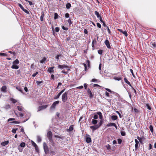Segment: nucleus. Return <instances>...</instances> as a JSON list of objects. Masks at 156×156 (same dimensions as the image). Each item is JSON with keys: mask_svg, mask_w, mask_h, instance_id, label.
<instances>
[{"mask_svg": "<svg viewBox=\"0 0 156 156\" xmlns=\"http://www.w3.org/2000/svg\"><path fill=\"white\" fill-rule=\"evenodd\" d=\"M103 25L104 27L105 28V29L106 30V29H107L108 31V33L110 34H111V32L110 29H109L108 27L107 26V25H106L105 23H103Z\"/></svg>", "mask_w": 156, "mask_h": 156, "instance_id": "obj_11", "label": "nucleus"}, {"mask_svg": "<svg viewBox=\"0 0 156 156\" xmlns=\"http://www.w3.org/2000/svg\"><path fill=\"white\" fill-rule=\"evenodd\" d=\"M87 66L89 68L90 67V62L89 60L87 61Z\"/></svg>", "mask_w": 156, "mask_h": 156, "instance_id": "obj_55", "label": "nucleus"}, {"mask_svg": "<svg viewBox=\"0 0 156 156\" xmlns=\"http://www.w3.org/2000/svg\"><path fill=\"white\" fill-rule=\"evenodd\" d=\"M18 149L19 150L20 152H22L23 151V148L20 146H19L18 147Z\"/></svg>", "mask_w": 156, "mask_h": 156, "instance_id": "obj_39", "label": "nucleus"}, {"mask_svg": "<svg viewBox=\"0 0 156 156\" xmlns=\"http://www.w3.org/2000/svg\"><path fill=\"white\" fill-rule=\"evenodd\" d=\"M48 71L50 73H54L53 69H48Z\"/></svg>", "mask_w": 156, "mask_h": 156, "instance_id": "obj_37", "label": "nucleus"}, {"mask_svg": "<svg viewBox=\"0 0 156 156\" xmlns=\"http://www.w3.org/2000/svg\"><path fill=\"white\" fill-rule=\"evenodd\" d=\"M117 140H118V144H121L122 142V140H121V139L119 138V139H118Z\"/></svg>", "mask_w": 156, "mask_h": 156, "instance_id": "obj_50", "label": "nucleus"}, {"mask_svg": "<svg viewBox=\"0 0 156 156\" xmlns=\"http://www.w3.org/2000/svg\"><path fill=\"white\" fill-rule=\"evenodd\" d=\"M41 15L40 17V20L41 21H43L44 20V12H41Z\"/></svg>", "mask_w": 156, "mask_h": 156, "instance_id": "obj_16", "label": "nucleus"}, {"mask_svg": "<svg viewBox=\"0 0 156 156\" xmlns=\"http://www.w3.org/2000/svg\"><path fill=\"white\" fill-rule=\"evenodd\" d=\"M95 14L97 16V18H99L100 16L99 13L97 11H95L94 12Z\"/></svg>", "mask_w": 156, "mask_h": 156, "instance_id": "obj_30", "label": "nucleus"}, {"mask_svg": "<svg viewBox=\"0 0 156 156\" xmlns=\"http://www.w3.org/2000/svg\"><path fill=\"white\" fill-rule=\"evenodd\" d=\"M19 63V61L18 60L16 59L13 62V65H16Z\"/></svg>", "mask_w": 156, "mask_h": 156, "instance_id": "obj_29", "label": "nucleus"}, {"mask_svg": "<svg viewBox=\"0 0 156 156\" xmlns=\"http://www.w3.org/2000/svg\"><path fill=\"white\" fill-rule=\"evenodd\" d=\"M48 105H47L40 106L39 107V109L37 111L38 112L42 109H44L47 108L48 107Z\"/></svg>", "mask_w": 156, "mask_h": 156, "instance_id": "obj_5", "label": "nucleus"}, {"mask_svg": "<svg viewBox=\"0 0 156 156\" xmlns=\"http://www.w3.org/2000/svg\"><path fill=\"white\" fill-rule=\"evenodd\" d=\"M124 80L125 83L127 84L129 83V82L128 81L126 78H124Z\"/></svg>", "mask_w": 156, "mask_h": 156, "instance_id": "obj_45", "label": "nucleus"}, {"mask_svg": "<svg viewBox=\"0 0 156 156\" xmlns=\"http://www.w3.org/2000/svg\"><path fill=\"white\" fill-rule=\"evenodd\" d=\"M62 27L63 30H67L68 29V27H65L64 26H62Z\"/></svg>", "mask_w": 156, "mask_h": 156, "instance_id": "obj_58", "label": "nucleus"}, {"mask_svg": "<svg viewBox=\"0 0 156 156\" xmlns=\"http://www.w3.org/2000/svg\"><path fill=\"white\" fill-rule=\"evenodd\" d=\"M67 22H68L69 25H70L73 23V22L71 21V19L70 18L68 20Z\"/></svg>", "mask_w": 156, "mask_h": 156, "instance_id": "obj_46", "label": "nucleus"}, {"mask_svg": "<svg viewBox=\"0 0 156 156\" xmlns=\"http://www.w3.org/2000/svg\"><path fill=\"white\" fill-rule=\"evenodd\" d=\"M32 144L35 147V149H36V147H37V144L33 141H32Z\"/></svg>", "mask_w": 156, "mask_h": 156, "instance_id": "obj_32", "label": "nucleus"}, {"mask_svg": "<svg viewBox=\"0 0 156 156\" xmlns=\"http://www.w3.org/2000/svg\"><path fill=\"white\" fill-rule=\"evenodd\" d=\"M62 94L60 93H59L58 94V95L56 96L54 98V99H58V98L60 96V95L61 94Z\"/></svg>", "mask_w": 156, "mask_h": 156, "instance_id": "obj_33", "label": "nucleus"}, {"mask_svg": "<svg viewBox=\"0 0 156 156\" xmlns=\"http://www.w3.org/2000/svg\"><path fill=\"white\" fill-rule=\"evenodd\" d=\"M139 143H136L135 144V150H137L138 148V144Z\"/></svg>", "mask_w": 156, "mask_h": 156, "instance_id": "obj_52", "label": "nucleus"}, {"mask_svg": "<svg viewBox=\"0 0 156 156\" xmlns=\"http://www.w3.org/2000/svg\"><path fill=\"white\" fill-rule=\"evenodd\" d=\"M68 92H66L62 95V99L63 102H65L68 99Z\"/></svg>", "mask_w": 156, "mask_h": 156, "instance_id": "obj_1", "label": "nucleus"}, {"mask_svg": "<svg viewBox=\"0 0 156 156\" xmlns=\"http://www.w3.org/2000/svg\"><path fill=\"white\" fill-rule=\"evenodd\" d=\"M107 149L108 150H110L111 149V147L110 145L108 144L106 146Z\"/></svg>", "mask_w": 156, "mask_h": 156, "instance_id": "obj_51", "label": "nucleus"}, {"mask_svg": "<svg viewBox=\"0 0 156 156\" xmlns=\"http://www.w3.org/2000/svg\"><path fill=\"white\" fill-rule=\"evenodd\" d=\"M43 82H44L43 81H37L36 82V83L37 84V85H39L40 84L43 83Z\"/></svg>", "mask_w": 156, "mask_h": 156, "instance_id": "obj_41", "label": "nucleus"}, {"mask_svg": "<svg viewBox=\"0 0 156 156\" xmlns=\"http://www.w3.org/2000/svg\"><path fill=\"white\" fill-rule=\"evenodd\" d=\"M18 129L16 128V129H13L12 130V132L14 133H16V131Z\"/></svg>", "mask_w": 156, "mask_h": 156, "instance_id": "obj_47", "label": "nucleus"}, {"mask_svg": "<svg viewBox=\"0 0 156 156\" xmlns=\"http://www.w3.org/2000/svg\"><path fill=\"white\" fill-rule=\"evenodd\" d=\"M71 6V5L70 3H68L66 5V7L67 9H69Z\"/></svg>", "mask_w": 156, "mask_h": 156, "instance_id": "obj_35", "label": "nucleus"}, {"mask_svg": "<svg viewBox=\"0 0 156 156\" xmlns=\"http://www.w3.org/2000/svg\"><path fill=\"white\" fill-rule=\"evenodd\" d=\"M97 123V121L94 119H92V123L96 125Z\"/></svg>", "mask_w": 156, "mask_h": 156, "instance_id": "obj_26", "label": "nucleus"}, {"mask_svg": "<svg viewBox=\"0 0 156 156\" xmlns=\"http://www.w3.org/2000/svg\"><path fill=\"white\" fill-rule=\"evenodd\" d=\"M87 93L88 94L89 97L90 98H92L93 97V95L92 93L89 88H88L87 90Z\"/></svg>", "mask_w": 156, "mask_h": 156, "instance_id": "obj_9", "label": "nucleus"}, {"mask_svg": "<svg viewBox=\"0 0 156 156\" xmlns=\"http://www.w3.org/2000/svg\"><path fill=\"white\" fill-rule=\"evenodd\" d=\"M96 43V40L95 38L93 40L92 43L91 45H92V47L93 48H92V49L93 50H94V44Z\"/></svg>", "mask_w": 156, "mask_h": 156, "instance_id": "obj_13", "label": "nucleus"}, {"mask_svg": "<svg viewBox=\"0 0 156 156\" xmlns=\"http://www.w3.org/2000/svg\"><path fill=\"white\" fill-rule=\"evenodd\" d=\"M16 89L17 90H18L19 91H20L21 93L24 94L22 90V89H21V88L20 87H16Z\"/></svg>", "mask_w": 156, "mask_h": 156, "instance_id": "obj_24", "label": "nucleus"}, {"mask_svg": "<svg viewBox=\"0 0 156 156\" xmlns=\"http://www.w3.org/2000/svg\"><path fill=\"white\" fill-rule=\"evenodd\" d=\"M70 71V69H67V71H65L63 70L62 72L64 73L65 74H67L69 73L68 72Z\"/></svg>", "mask_w": 156, "mask_h": 156, "instance_id": "obj_22", "label": "nucleus"}, {"mask_svg": "<svg viewBox=\"0 0 156 156\" xmlns=\"http://www.w3.org/2000/svg\"><path fill=\"white\" fill-rule=\"evenodd\" d=\"M98 115L97 114L95 115L94 116V119H98Z\"/></svg>", "mask_w": 156, "mask_h": 156, "instance_id": "obj_53", "label": "nucleus"}, {"mask_svg": "<svg viewBox=\"0 0 156 156\" xmlns=\"http://www.w3.org/2000/svg\"><path fill=\"white\" fill-rule=\"evenodd\" d=\"M7 87L6 86H3L1 88V90L4 92H6Z\"/></svg>", "mask_w": 156, "mask_h": 156, "instance_id": "obj_15", "label": "nucleus"}, {"mask_svg": "<svg viewBox=\"0 0 156 156\" xmlns=\"http://www.w3.org/2000/svg\"><path fill=\"white\" fill-rule=\"evenodd\" d=\"M73 129V126H70L69 128V129H67V131H68V132H71V131H72Z\"/></svg>", "mask_w": 156, "mask_h": 156, "instance_id": "obj_19", "label": "nucleus"}, {"mask_svg": "<svg viewBox=\"0 0 156 156\" xmlns=\"http://www.w3.org/2000/svg\"><path fill=\"white\" fill-rule=\"evenodd\" d=\"M111 119L113 120H116L118 119V116L117 115H113L111 116Z\"/></svg>", "mask_w": 156, "mask_h": 156, "instance_id": "obj_18", "label": "nucleus"}, {"mask_svg": "<svg viewBox=\"0 0 156 156\" xmlns=\"http://www.w3.org/2000/svg\"><path fill=\"white\" fill-rule=\"evenodd\" d=\"M115 126V123H114L110 122V123L107 124L106 126L107 127H108L111 126Z\"/></svg>", "mask_w": 156, "mask_h": 156, "instance_id": "obj_21", "label": "nucleus"}, {"mask_svg": "<svg viewBox=\"0 0 156 156\" xmlns=\"http://www.w3.org/2000/svg\"><path fill=\"white\" fill-rule=\"evenodd\" d=\"M22 10H23L24 12H25L27 14H29V12L27 10L25 9H24Z\"/></svg>", "mask_w": 156, "mask_h": 156, "instance_id": "obj_48", "label": "nucleus"}, {"mask_svg": "<svg viewBox=\"0 0 156 156\" xmlns=\"http://www.w3.org/2000/svg\"><path fill=\"white\" fill-rule=\"evenodd\" d=\"M12 68H19V67L16 65H13L11 67Z\"/></svg>", "mask_w": 156, "mask_h": 156, "instance_id": "obj_40", "label": "nucleus"}, {"mask_svg": "<svg viewBox=\"0 0 156 156\" xmlns=\"http://www.w3.org/2000/svg\"><path fill=\"white\" fill-rule=\"evenodd\" d=\"M0 55L5 56H6V54L3 53H0Z\"/></svg>", "mask_w": 156, "mask_h": 156, "instance_id": "obj_60", "label": "nucleus"}, {"mask_svg": "<svg viewBox=\"0 0 156 156\" xmlns=\"http://www.w3.org/2000/svg\"><path fill=\"white\" fill-rule=\"evenodd\" d=\"M146 106L147 107V109H149L150 110H151V106H150V105L149 104H146Z\"/></svg>", "mask_w": 156, "mask_h": 156, "instance_id": "obj_44", "label": "nucleus"}, {"mask_svg": "<svg viewBox=\"0 0 156 156\" xmlns=\"http://www.w3.org/2000/svg\"><path fill=\"white\" fill-rule=\"evenodd\" d=\"M91 141V138L90 137V136L88 135L86 138V142L87 143H90Z\"/></svg>", "mask_w": 156, "mask_h": 156, "instance_id": "obj_10", "label": "nucleus"}, {"mask_svg": "<svg viewBox=\"0 0 156 156\" xmlns=\"http://www.w3.org/2000/svg\"><path fill=\"white\" fill-rule=\"evenodd\" d=\"M149 128L151 131L152 133L153 132V126L152 125H150Z\"/></svg>", "mask_w": 156, "mask_h": 156, "instance_id": "obj_36", "label": "nucleus"}, {"mask_svg": "<svg viewBox=\"0 0 156 156\" xmlns=\"http://www.w3.org/2000/svg\"><path fill=\"white\" fill-rule=\"evenodd\" d=\"M10 123H16V124H19L20 123V122H19L18 121H13L12 122H10Z\"/></svg>", "mask_w": 156, "mask_h": 156, "instance_id": "obj_59", "label": "nucleus"}, {"mask_svg": "<svg viewBox=\"0 0 156 156\" xmlns=\"http://www.w3.org/2000/svg\"><path fill=\"white\" fill-rule=\"evenodd\" d=\"M59 101H57L54 102L51 106V109H54L55 108L56 105L57 104H58L59 103Z\"/></svg>", "mask_w": 156, "mask_h": 156, "instance_id": "obj_3", "label": "nucleus"}, {"mask_svg": "<svg viewBox=\"0 0 156 156\" xmlns=\"http://www.w3.org/2000/svg\"><path fill=\"white\" fill-rule=\"evenodd\" d=\"M121 135L122 136H125L126 135V133L124 131H122L121 132Z\"/></svg>", "mask_w": 156, "mask_h": 156, "instance_id": "obj_57", "label": "nucleus"}, {"mask_svg": "<svg viewBox=\"0 0 156 156\" xmlns=\"http://www.w3.org/2000/svg\"><path fill=\"white\" fill-rule=\"evenodd\" d=\"M10 100L11 101H12V102L13 103H16V102H17V101L15 100V99H13V98H11L10 99Z\"/></svg>", "mask_w": 156, "mask_h": 156, "instance_id": "obj_43", "label": "nucleus"}, {"mask_svg": "<svg viewBox=\"0 0 156 156\" xmlns=\"http://www.w3.org/2000/svg\"><path fill=\"white\" fill-rule=\"evenodd\" d=\"M118 30L120 32H121L126 37H127L128 35L126 31H123L121 29H118Z\"/></svg>", "mask_w": 156, "mask_h": 156, "instance_id": "obj_8", "label": "nucleus"}, {"mask_svg": "<svg viewBox=\"0 0 156 156\" xmlns=\"http://www.w3.org/2000/svg\"><path fill=\"white\" fill-rule=\"evenodd\" d=\"M8 144H9V141H6L2 142L1 143V145L2 146H5V145H7Z\"/></svg>", "mask_w": 156, "mask_h": 156, "instance_id": "obj_20", "label": "nucleus"}, {"mask_svg": "<svg viewBox=\"0 0 156 156\" xmlns=\"http://www.w3.org/2000/svg\"><path fill=\"white\" fill-rule=\"evenodd\" d=\"M103 52V51L102 50H98V53L100 55H102Z\"/></svg>", "mask_w": 156, "mask_h": 156, "instance_id": "obj_42", "label": "nucleus"}, {"mask_svg": "<svg viewBox=\"0 0 156 156\" xmlns=\"http://www.w3.org/2000/svg\"><path fill=\"white\" fill-rule=\"evenodd\" d=\"M19 146L22 147H24L25 146V143L24 142H22L20 144Z\"/></svg>", "mask_w": 156, "mask_h": 156, "instance_id": "obj_28", "label": "nucleus"}, {"mask_svg": "<svg viewBox=\"0 0 156 156\" xmlns=\"http://www.w3.org/2000/svg\"><path fill=\"white\" fill-rule=\"evenodd\" d=\"M102 121L101 120L100 122L98 124V126H99V128L102 125Z\"/></svg>", "mask_w": 156, "mask_h": 156, "instance_id": "obj_54", "label": "nucleus"}, {"mask_svg": "<svg viewBox=\"0 0 156 156\" xmlns=\"http://www.w3.org/2000/svg\"><path fill=\"white\" fill-rule=\"evenodd\" d=\"M17 107L18 110L19 111H21L22 110V107H20L19 106H17Z\"/></svg>", "mask_w": 156, "mask_h": 156, "instance_id": "obj_56", "label": "nucleus"}, {"mask_svg": "<svg viewBox=\"0 0 156 156\" xmlns=\"http://www.w3.org/2000/svg\"><path fill=\"white\" fill-rule=\"evenodd\" d=\"M151 46L153 48H156V44L155 42L151 43Z\"/></svg>", "mask_w": 156, "mask_h": 156, "instance_id": "obj_25", "label": "nucleus"}, {"mask_svg": "<svg viewBox=\"0 0 156 156\" xmlns=\"http://www.w3.org/2000/svg\"><path fill=\"white\" fill-rule=\"evenodd\" d=\"M49 140L50 142V144L52 146L54 147L55 145V143L54 141L53 140L52 138L49 139Z\"/></svg>", "mask_w": 156, "mask_h": 156, "instance_id": "obj_14", "label": "nucleus"}, {"mask_svg": "<svg viewBox=\"0 0 156 156\" xmlns=\"http://www.w3.org/2000/svg\"><path fill=\"white\" fill-rule=\"evenodd\" d=\"M18 6L22 10H23L24 8L23 6L21 5V4L20 3H18Z\"/></svg>", "mask_w": 156, "mask_h": 156, "instance_id": "obj_49", "label": "nucleus"}, {"mask_svg": "<svg viewBox=\"0 0 156 156\" xmlns=\"http://www.w3.org/2000/svg\"><path fill=\"white\" fill-rule=\"evenodd\" d=\"M116 113H117V114H118L119 115V116L120 117V118H122V115L120 113V112L118 111H116Z\"/></svg>", "mask_w": 156, "mask_h": 156, "instance_id": "obj_61", "label": "nucleus"}, {"mask_svg": "<svg viewBox=\"0 0 156 156\" xmlns=\"http://www.w3.org/2000/svg\"><path fill=\"white\" fill-rule=\"evenodd\" d=\"M58 15L57 13H55L54 14V19L56 20L58 18Z\"/></svg>", "mask_w": 156, "mask_h": 156, "instance_id": "obj_34", "label": "nucleus"}, {"mask_svg": "<svg viewBox=\"0 0 156 156\" xmlns=\"http://www.w3.org/2000/svg\"><path fill=\"white\" fill-rule=\"evenodd\" d=\"M37 142L38 143H40V142H41V137L40 136H37Z\"/></svg>", "mask_w": 156, "mask_h": 156, "instance_id": "obj_27", "label": "nucleus"}, {"mask_svg": "<svg viewBox=\"0 0 156 156\" xmlns=\"http://www.w3.org/2000/svg\"><path fill=\"white\" fill-rule=\"evenodd\" d=\"M59 30V27H56L55 28V31L56 32H58Z\"/></svg>", "mask_w": 156, "mask_h": 156, "instance_id": "obj_63", "label": "nucleus"}, {"mask_svg": "<svg viewBox=\"0 0 156 156\" xmlns=\"http://www.w3.org/2000/svg\"><path fill=\"white\" fill-rule=\"evenodd\" d=\"M97 27L99 28H101V25L99 23H97Z\"/></svg>", "mask_w": 156, "mask_h": 156, "instance_id": "obj_64", "label": "nucleus"}, {"mask_svg": "<svg viewBox=\"0 0 156 156\" xmlns=\"http://www.w3.org/2000/svg\"><path fill=\"white\" fill-rule=\"evenodd\" d=\"M62 54L57 55L55 57V58L57 60V61L59 59V58L62 57Z\"/></svg>", "mask_w": 156, "mask_h": 156, "instance_id": "obj_17", "label": "nucleus"}, {"mask_svg": "<svg viewBox=\"0 0 156 156\" xmlns=\"http://www.w3.org/2000/svg\"><path fill=\"white\" fill-rule=\"evenodd\" d=\"M98 128H99L98 125H96L95 126H90V128L94 130L97 129Z\"/></svg>", "mask_w": 156, "mask_h": 156, "instance_id": "obj_12", "label": "nucleus"}, {"mask_svg": "<svg viewBox=\"0 0 156 156\" xmlns=\"http://www.w3.org/2000/svg\"><path fill=\"white\" fill-rule=\"evenodd\" d=\"M10 106L9 104H6V105L4 107V108L5 109H8L10 108Z\"/></svg>", "mask_w": 156, "mask_h": 156, "instance_id": "obj_23", "label": "nucleus"}, {"mask_svg": "<svg viewBox=\"0 0 156 156\" xmlns=\"http://www.w3.org/2000/svg\"><path fill=\"white\" fill-rule=\"evenodd\" d=\"M114 79L115 80H121V76H119V77H114Z\"/></svg>", "mask_w": 156, "mask_h": 156, "instance_id": "obj_31", "label": "nucleus"}, {"mask_svg": "<svg viewBox=\"0 0 156 156\" xmlns=\"http://www.w3.org/2000/svg\"><path fill=\"white\" fill-rule=\"evenodd\" d=\"M58 67L60 68H67V67H68L65 65H59L58 66Z\"/></svg>", "mask_w": 156, "mask_h": 156, "instance_id": "obj_38", "label": "nucleus"}, {"mask_svg": "<svg viewBox=\"0 0 156 156\" xmlns=\"http://www.w3.org/2000/svg\"><path fill=\"white\" fill-rule=\"evenodd\" d=\"M43 146L45 154H48L49 153L48 148L45 142L43 143Z\"/></svg>", "mask_w": 156, "mask_h": 156, "instance_id": "obj_2", "label": "nucleus"}, {"mask_svg": "<svg viewBox=\"0 0 156 156\" xmlns=\"http://www.w3.org/2000/svg\"><path fill=\"white\" fill-rule=\"evenodd\" d=\"M47 137L48 139L52 138V134L51 131H49L47 133Z\"/></svg>", "mask_w": 156, "mask_h": 156, "instance_id": "obj_6", "label": "nucleus"}, {"mask_svg": "<svg viewBox=\"0 0 156 156\" xmlns=\"http://www.w3.org/2000/svg\"><path fill=\"white\" fill-rule=\"evenodd\" d=\"M105 43L108 48H111V47L108 40H106L105 41Z\"/></svg>", "mask_w": 156, "mask_h": 156, "instance_id": "obj_7", "label": "nucleus"}, {"mask_svg": "<svg viewBox=\"0 0 156 156\" xmlns=\"http://www.w3.org/2000/svg\"><path fill=\"white\" fill-rule=\"evenodd\" d=\"M48 58L46 57H44L40 61V62L41 63H44L47 62Z\"/></svg>", "mask_w": 156, "mask_h": 156, "instance_id": "obj_4", "label": "nucleus"}, {"mask_svg": "<svg viewBox=\"0 0 156 156\" xmlns=\"http://www.w3.org/2000/svg\"><path fill=\"white\" fill-rule=\"evenodd\" d=\"M65 16L66 18H69V14L68 13H66L65 14Z\"/></svg>", "mask_w": 156, "mask_h": 156, "instance_id": "obj_62", "label": "nucleus"}]
</instances>
